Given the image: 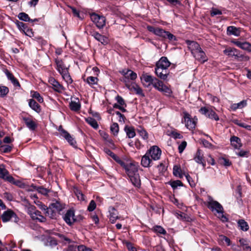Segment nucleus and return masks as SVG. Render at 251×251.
Instances as JSON below:
<instances>
[{"instance_id":"nucleus-31","label":"nucleus","mask_w":251,"mask_h":251,"mask_svg":"<svg viewBox=\"0 0 251 251\" xmlns=\"http://www.w3.org/2000/svg\"><path fill=\"white\" fill-rule=\"evenodd\" d=\"M237 225L240 229L244 231H247L249 229V226L248 223L246 222L244 219L239 220L237 221Z\"/></svg>"},{"instance_id":"nucleus-12","label":"nucleus","mask_w":251,"mask_h":251,"mask_svg":"<svg viewBox=\"0 0 251 251\" xmlns=\"http://www.w3.org/2000/svg\"><path fill=\"white\" fill-rule=\"evenodd\" d=\"M224 52L229 56H234L235 59L242 58L243 56V54L241 53L239 50L236 48H226Z\"/></svg>"},{"instance_id":"nucleus-29","label":"nucleus","mask_w":251,"mask_h":251,"mask_svg":"<svg viewBox=\"0 0 251 251\" xmlns=\"http://www.w3.org/2000/svg\"><path fill=\"white\" fill-rule=\"evenodd\" d=\"M75 100H77V101H71L69 103V107L71 110L76 112L80 110L81 104L79 102L78 98H75Z\"/></svg>"},{"instance_id":"nucleus-32","label":"nucleus","mask_w":251,"mask_h":251,"mask_svg":"<svg viewBox=\"0 0 251 251\" xmlns=\"http://www.w3.org/2000/svg\"><path fill=\"white\" fill-rule=\"evenodd\" d=\"M124 130L129 138H133L136 135L134 128L132 126H126L124 128Z\"/></svg>"},{"instance_id":"nucleus-40","label":"nucleus","mask_w":251,"mask_h":251,"mask_svg":"<svg viewBox=\"0 0 251 251\" xmlns=\"http://www.w3.org/2000/svg\"><path fill=\"white\" fill-rule=\"evenodd\" d=\"M55 235L58 236L62 242H63L64 244H66L67 243L70 244L73 242V241L71 239L68 238L64 234L59 233H55Z\"/></svg>"},{"instance_id":"nucleus-47","label":"nucleus","mask_w":251,"mask_h":251,"mask_svg":"<svg viewBox=\"0 0 251 251\" xmlns=\"http://www.w3.org/2000/svg\"><path fill=\"white\" fill-rule=\"evenodd\" d=\"M231 42L233 43L235 45L238 46V47H250V44L247 42H241L237 40H233L231 41Z\"/></svg>"},{"instance_id":"nucleus-6","label":"nucleus","mask_w":251,"mask_h":251,"mask_svg":"<svg viewBox=\"0 0 251 251\" xmlns=\"http://www.w3.org/2000/svg\"><path fill=\"white\" fill-rule=\"evenodd\" d=\"M146 152L153 160H158L160 158L162 151L158 146H152Z\"/></svg>"},{"instance_id":"nucleus-3","label":"nucleus","mask_w":251,"mask_h":251,"mask_svg":"<svg viewBox=\"0 0 251 251\" xmlns=\"http://www.w3.org/2000/svg\"><path fill=\"white\" fill-rule=\"evenodd\" d=\"M154 88L158 91L163 93L167 97H171L172 96L173 93L172 89L165 85L161 80H159L156 83L154 84Z\"/></svg>"},{"instance_id":"nucleus-10","label":"nucleus","mask_w":251,"mask_h":251,"mask_svg":"<svg viewBox=\"0 0 251 251\" xmlns=\"http://www.w3.org/2000/svg\"><path fill=\"white\" fill-rule=\"evenodd\" d=\"M63 219L69 226L72 225L77 221V219L75 218V211L73 209H69L63 216Z\"/></svg>"},{"instance_id":"nucleus-53","label":"nucleus","mask_w":251,"mask_h":251,"mask_svg":"<svg viewBox=\"0 0 251 251\" xmlns=\"http://www.w3.org/2000/svg\"><path fill=\"white\" fill-rule=\"evenodd\" d=\"M219 162L221 164L226 167H228L231 165V162L229 160L224 157L219 158Z\"/></svg>"},{"instance_id":"nucleus-7","label":"nucleus","mask_w":251,"mask_h":251,"mask_svg":"<svg viewBox=\"0 0 251 251\" xmlns=\"http://www.w3.org/2000/svg\"><path fill=\"white\" fill-rule=\"evenodd\" d=\"M8 171L3 165H0V178L12 184H16L15 178L11 176L8 175Z\"/></svg>"},{"instance_id":"nucleus-41","label":"nucleus","mask_w":251,"mask_h":251,"mask_svg":"<svg viewBox=\"0 0 251 251\" xmlns=\"http://www.w3.org/2000/svg\"><path fill=\"white\" fill-rule=\"evenodd\" d=\"M152 230L154 232L163 235H166L167 234L165 229L160 226H154L152 228Z\"/></svg>"},{"instance_id":"nucleus-27","label":"nucleus","mask_w":251,"mask_h":251,"mask_svg":"<svg viewBox=\"0 0 251 251\" xmlns=\"http://www.w3.org/2000/svg\"><path fill=\"white\" fill-rule=\"evenodd\" d=\"M193 159L196 162L202 163V160H204L203 153L201 150L198 149L194 155Z\"/></svg>"},{"instance_id":"nucleus-63","label":"nucleus","mask_w":251,"mask_h":251,"mask_svg":"<svg viewBox=\"0 0 251 251\" xmlns=\"http://www.w3.org/2000/svg\"><path fill=\"white\" fill-rule=\"evenodd\" d=\"M160 174H163L167 170L165 165L163 163H160L157 166Z\"/></svg>"},{"instance_id":"nucleus-19","label":"nucleus","mask_w":251,"mask_h":251,"mask_svg":"<svg viewBox=\"0 0 251 251\" xmlns=\"http://www.w3.org/2000/svg\"><path fill=\"white\" fill-rule=\"evenodd\" d=\"M16 24L19 29L23 31L26 35L30 36V33L33 34L32 32V29H29L27 25V24L24 23L22 22H20L17 21L16 22Z\"/></svg>"},{"instance_id":"nucleus-50","label":"nucleus","mask_w":251,"mask_h":251,"mask_svg":"<svg viewBox=\"0 0 251 251\" xmlns=\"http://www.w3.org/2000/svg\"><path fill=\"white\" fill-rule=\"evenodd\" d=\"M137 132L144 140L148 139V133L145 129L140 127V128L137 129Z\"/></svg>"},{"instance_id":"nucleus-39","label":"nucleus","mask_w":251,"mask_h":251,"mask_svg":"<svg viewBox=\"0 0 251 251\" xmlns=\"http://www.w3.org/2000/svg\"><path fill=\"white\" fill-rule=\"evenodd\" d=\"M50 205L57 213L60 212L64 208V206L57 201L51 203Z\"/></svg>"},{"instance_id":"nucleus-9","label":"nucleus","mask_w":251,"mask_h":251,"mask_svg":"<svg viewBox=\"0 0 251 251\" xmlns=\"http://www.w3.org/2000/svg\"><path fill=\"white\" fill-rule=\"evenodd\" d=\"M141 79L143 81V85L146 87H149L151 85L154 87V84L156 83L159 80L156 77L147 74L143 75L141 77Z\"/></svg>"},{"instance_id":"nucleus-18","label":"nucleus","mask_w":251,"mask_h":251,"mask_svg":"<svg viewBox=\"0 0 251 251\" xmlns=\"http://www.w3.org/2000/svg\"><path fill=\"white\" fill-rule=\"evenodd\" d=\"M49 82L52 86L53 89L57 92H62L64 89V87L53 77L50 78Z\"/></svg>"},{"instance_id":"nucleus-44","label":"nucleus","mask_w":251,"mask_h":251,"mask_svg":"<svg viewBox=\"0 0 251 251\" xmlns=\"http://www.w3.org/2000/svg\"><path fill=\"white\" fill-rule=\"evenodd\" d=\"M89 85L92 86L94 84H97L98 81V79L94 76H88L86 80H84Z\"/></svg>"},{"instance_id":"nucleus-1","label":"nucleus","mask_w":251,"mask_h":251,"mask_svg":"<svg viewBox=\"0 0 251 251\" xmlns=\"http://www.w3.org/2000/svg\"><path fill=\"white\" fill-rule=\"evenodd\" d=\"M206 206L212 212H216L218 213L219 218L222 221H227L228 219L223 214V207L219 202L214 201L211 196L208 197V201Z\"/></svg>"},{"instance_id":"nucleus-54","label":"nucleus","mask_w":251,"mask_h":251,"mask_svg":"<svg viewBox=\"0 0 251 251\" xmlns=\"http://www.w3.org/2000/svg\"><path fill=\"white\" fill-rule=\"evenodd\" d=\"M96 26L99 28H102L105 25V18L104 17L101 16L99 21L96 24Z\"/></svg>"},{"instance_id":"nucleus-49","label":"nucleus","mask_w":251,"mask_h":251,"mask_svg":"<svg viewBox=\"0 0 251 251\" xmlns=\"http://www.w3.org/2000/svg\"><path fill=\"white\" fill-rule=\"evenodd\" d=\"M9 89L5 86L0 85V97L3 98L5 97L9 93Z\"/></svg>"},{"instance_id":"nucleus-45","label":"nucleus","mask_w":251,"mask_h":251,"mask_svg":"<svg viewBox=\"0 0 251 251\" xmlns=\"http://www.w3.org/2000/svg\"><path fill=\"white\" fill-rule=\"evenodd\" d=\"M12 148V146L8 145H1L0 146V151L3 153H9L11 152Z\"/></svg>"},{"instance_id":"nucleus-48","label":"nucleus","mask_w":251,"mask_h":251,"mask_svg":"<svg viewBox=\"0 0 251 251\" xmlns=\"http://www.w3.org/2000/svg\"><path fill=\"white\" fill-rule=\"evenodd\" d=\"M18 17L20 20L25 22H30L31 20V19L29 18L28 15L24 12L20 13L18 16Z\"/></svg>"},{"instance_id":"nucleus-22","label":"nucleus","mask_w":251,"mask_h":251,"mask_svg":"<svg viewBox=\"0 0 251 251\" xmlns=\"http://www.w3.org/2000/svg\"><path fill=\"white\" fill-rule=\"evenodd\" d=\"M109 219L112 223H114L116 220L119 218L118 216V212L114 207H110L109 208Z\"/></svg>"},{"instance_id":"nucleus-25","label":"nucleus","mask_w":251,"mask_h":251,"mask_svg":"<svg viewBox=\"0 0 251 251\" xmlns=\"http://www.w3.org/2000/svg\"><path fill=\"white\" fill-rule=\"evenodd\" d=\"M55 62L56 65V69L60 74L62 73L64 70H68L67 68L65 66L61 59L56 58Z\"/></svg>"},{"instance_id":"nucleus-11","label":"nucleus","mask_w":251,"mask_h":251,"mask_svg":"<svg viewBox=\"0 0 251 251\" xmlns=\"http://www.w3.org/2000/svg\"><path fill=\"white\" fill-rule=\"evenodd\" d=\"M22 119L24 121L26 127L31 131H34L37 127V124L33 120L32 116L22 117Z\"/></svg>"},{"instance_id":"nucleus-5","label":"nucleus","mask_w":251,"mask_h":251,"mask_svg":"<svg viewBox=\"0 0 251 251\" xmlns=\"http://www.w3.org/2000/svg\"><path fill=\"white\" fill-rule=\"evenodd\" d=\"M1 218L2 222L4 223L7 222L12 219H13L14 222L17 223L19 220L16 214L11 209H8L4 211L1 215Z\"/></svg>"},{"instance_id":"nucleus-8","label":"nucleus","mask_w":251,"mask_h":251,"mask_svg":"<svg viewBox=\"0 0 251 251\" xmlns=\"http://www.w3.org/2000/svg\"><path fill=\"white\" fill-rule=\"evenodd\" d=\"M127 75H126L125 77H122L120 78V80L125 83L126 85L129 88L130 86L129 83L131 80H134L137 77V74L131 70L127 69Z\"/></svg>"},{"instance_id":"nucleus-51","label":"nucleus","mask_w":251,"mask_h":251,"mask_svg":"<svg viewBox=\"0 0 251 251\" xmlns=\"http://www.w3.org/2000/svg\"><path fill=\"white\" fill-rule=\"evenodd\" d=\"M181 169L179 167L175 166L173 168V174L176 176H178L179 178H182L183 175L181 173Z\"/></svg>"},{"instance_id":"nucleus-2","label":"nucleus","mask_w":251,"mask_h":251,"mask_svg":"<svg viewBox=\"0 0 251 251\" xmlns=\"http://www.w3.org/2000/svg\"><path fill=\"white\" fill-rule=\"evenodd\" d=\"M190 49L191 53L195 59L201 63H204L208 60L204 51L202 50L201 48H189Z\"/></svg>"},{"instance_id":"nucleus-15","label":"nucleus","mask_w":251,"mask_h":251,"mask_svg":"<svg viewBox=\"0 0 251 251\" xmlns=\"http://www.w3.org/2000/svg\"><path fill=\"white\" fill-rule=\"evenodd\" d=\"M147 29L150 32L154 33L156 35L159 36L163 38L165 37V34H166L167 31L162 28L156 27L151 25H148L147 26Z\"/></svg>"},{"instance_id":"nucleus-35","label":"nucleus","mask_w":251,"mask_h":251,"mask_svg":"<svg viewBox=\"0 0 251 251\" xmlns=\"http://www.w3.org/2000/svg\"><path fill=\"white\" fill-rule=\"evenodd\" d=\"M57 130L59 131L60 136L65 140H66L68 137L71 138V134L63 128L62 126H59Z\"/></svg>"},{"instance_id":"nucleus-33","label":"nucleus","mask_w":251,"mask_h":251,"mask_svg":"<svg viewBox=\"0 0 251 251\" xmlns=\"http://www.w3.org/2000/svg\"><path fill=\"white\" fill-rule=\"evenodd\" d=\"M247 105V101L243 100L239 103H233L230 106V108L233 111H236L237 109H241Z\"/></svg>"},{"instance_id":"nucleus-20","label":"nucleus","mask_w":251,"mask_h":251,"mask_svg":"<svg viewBox=\"0 0 251 251\" xmlns=\"http://www.w3.org/2000/svg\"><path fill=\"white\" fill-rule=\"evenodd\" d=\"M231 145L235 149L239 150L243 146L241 139L239 137L232 136L230 138Z\"/></svg>"},{"instance_id":"nucleus-21","label":"nucleus","mask_w":251,"mask_h":251,"mask_svg":"<svg viewBox=\"0 0 251 251\" xmlns=\"http://www.w3.org/2000/svg\"><path fill=\"white\" fill-rule=\"evenodd\" d=\"M152 159L150 157V156L146 152L144 155L141 161V165L145 168H149L152 165Z\"/></svg>"},{"instance_id":"nucleus-55","label":"nucleus","mask_w":251,"mask_h":251,"mask_svg":"<svg viewBox=\"0 0 251 251\" xmlns=\"http://www.w3.org/2000/svg\"><path fill=\"white\" fill-rule=\"evenodd\" d=\"M116 100L117 101L118 103L121 106H123L125 108L126 107V104L125 102L124 99L121 96L118 95L116 97Z\"/></svg>"},{"instance_id":"nucleus-4","label":"nucleus","mask_w":251,"mask_h":251,"mask_svg":"<svg viewBox=\"0 0 251 251\" xmlns=\"http://www.w3.org/2000/svg\"><path fill=\"white\" fill-rule=\"evenodd\" d=\"M199 112L202 115L205 116L207 118L214 120L216 121L219 120V117L216 112L211 108L206 107H202L199 110Z\"/></svg>"},{"instance_id":"nucleus-37","label":"nucleus","mask_w":251,"mask_h":251,"mask_svg":"<svg viewBox=\"0 0 251 251\" xmlns=\"http://www.w3.org/2000/svg\"><path fill=\"white\" fill-rule=\"evenodd\" d=\"M60 74L68 84H71L72 83L73 80L69 74L68 70H64Z\"/></svg>"},{"instance_id":"nucleus-14","label":"nucleus","mask_w":251,"mask_h":251,"mask_svg":"<svg viewBox=\"0 0 251 251\" xmlns=\"http://www.w3.org/2000/svg\"><path fill=\"white\" fill-rule=\"evenodd\" d=\"M156 75L160 79L163 80H167L169 75V71L168 69L155 68L154 71Z\"/></svg>"},{"instance_id":"nucleus-64","label":"nucleus","mask_w":251,"mask_h":251,"mask_svg":"<svg viewBox=\"0 0 251 251\" xmlns=\"http://www.w3.org/2000/svg\"><path fill=\"white\" fill-rule=\"evenodd\" d=\"M78 251H93L91 248H88L84 245H79L77 246Z\"/></svg>"},{"instance_id":"nucleus-61","label":"nucleus","mask_w":251,"mask_h":251,"mask_svg":"<svg viewBox=\"0 0 251 251\" xmlns=\"http://www.w3.org/2000/svg\"><path fill=\"white\" fill-rule=\"evenodd\" d=\"M222 11L217 8H212L210 11V15L211 17H214L217 15H222Z\"/></svg>"},{"instance_id":"nucleus-17","label":"nucleus","mask_w":251,"mask_h":251,"mask_svg":"<svg viewBox=\"0 0 251 251\" xmlns=\"http://www.w3.org/2000/svg\"><path fill=\"white\" fill-rule=\"evenodd\" d=\"M185 126L187 128L189 129H193L195 128L196 126V122L191 118L190 115L187 113H185L184 114V116Z\"/></svg>"},{"instance_id":"nucleus-42","label":"nucleus","mask_w":251,"mask_h":251,"mask_svg":"<svg viewBox=\"0 0 251 251\" xmlns=\"http://www.w3.org/2000/svg\"><path fill=\"white\" fill-rule=\"evenodd\" d=\"M73 191L79 200L84 201L85 200L84 195L77 187H74Z\"/></svg>"},{"instance_id":"nucleus-23","label":"nucleus","mask_w":251,"mask_h":251,"mask_svg":"<svg viewBox=\"0 0 251 251\" xmlns=\"http://www.w3.org/2000/svg\"><path fill=\"white\" fill-rule=\"evenodd\" d=\"M29 106L38 113L41 111L40 105L33 99H30L28 101Z\"/></svg>"},{"instance_id":"nucleus-62","label":"nucleus","mask_w":251,"mask_h":251,"mask_svg":"<svg viewBox=\"0 0 251 251\" xmlns=\"http://www.w3.org/2000/svg\"><path fill=\"white\" fill-rule=\"evenodd\" d=\"M36 208L34 205H30L27 208V213L30 216L31 218L35 213Z\"/></svg>"},{"instance_id":"nucleus-13","label":"nucleus","mask_w":251,"mask_h":251,"mask_svg":"<svg viewBox=\"0 0 251 251\" xmlns=\"http://www.w3.org/2000/svg\"><path fill=\"white\" fill-rule=\"evenodd\" d=\"M128 176L137 174L138 169L137 166L133 163H126L123 168Z\"/></svg>"},{"instance_id":"nucleus-52","label":"nucleus","mask_w":251,"mask_h":251,"mask_svg":"<svg viewBox=\"0 0 251 251\" xmlns=\"http://www.w3.org/2000/svg\"><path fill=\"white\" fill-rule=\"evenodd\" d=\"M119 130V125L116 123H114L110 126V130L114 135H117Z\"/></svg>"},{"instance_id":"nucleus-30","label":"nucleus","mask_w":251,"mask_h":251,"mask_svg":"<svg viewBox=\"0 0 251 251\" xmlns=\"http://www.w3.org/2000/svg\"><path fill=\"white\" fill-rule=\"evenodd\" d=\"M6 75L9 80L11 81L12 84L15 87H20V84L18 80L14 77L12 73L8 71L6 72Z\"/></svg>"},{"instance_id":"nucleus-56","label":"nucleus","mask_w":251,"mask_h":251,"mask_svg":"<svg viewBox=\"0 0 251 251\" xmlns=\"http://www.w3.org/2000/svg\"><path fill=\"white\" fill-rule=\"evenodd\" d=\"M249 151L240 150L238 152H236V154L241 157H248L249 155Z\"/></svg>"},{"instance_id":"nucleus-16","label":"nucleus","mask_w":251,"mask_h":251,"mask_svg":"<svg viewBox=\"0 0 251 251\" xmlns=\"http://www.w3.org/2000/svg\"><path fill=\"white\" fill-rule=\"evenodd\" d=\"M170 64L171 63L168 58L166 57L163 56L156 63L155 68L168 69V68L170 66Z\"/></svg>"},{"instance_id":"nucleus-60","label":"nucleus","mask_w":251,"mask_h":251,"mask_svg":"<svg viewBox=\"0 0 251 251\" xmlns=\"http://www.w3.org/2000/svg\"><path fill=\"white\" fill-rule=\"evenodd\" d=\"M115 113L119 116V119L118 121L120 123H122V124L125 123V120H126V118L124 115L122 114L121 112H120L118 111H115Z\"/></svg>"},{"instance_id":"nucleus-58","label":"nucleus","mask_w":251,"mask_h":251,"mask_svg":"<svg viewBox=\"0 0 251 251\" xmlns=\"http://www.w3.org/2000/svg\"><path fill=\"white\" fill-rule=\"evenodd\" d=\"M32 96L33 98L37 99L38 101L40 103H42L44 101L43 98L41 96L40 94L37 92L34 91Z\"/></svg>"},{"instance_id":"nucleus-46","label":"nucleus","mask_w":251,"mask_h":251,"mask_svg":"<svg viewBox=\"0 0 251 251\" xmlns=\"http://www.w3.org/2000/svg\"><path fill=\"white\" fill-rule=\"evenodd\" d=\"M165 39H168L169 42H171L173 45H175V41L176 40V37L173 34L171 33L169 31H166V34H165V37H164Z\"/></svg>"},{"instance_id":"nucleus-38","label":"nucleus","mask_w":251,"mask_h":251,"mask_svg":"<svg viewBox=\"0 0 251 251\" xmlns=\"http://www.w3.org/2000/svg\"><path fill=\"white\" fill-rule=\"evenodd\" d=\"M86 122L90 125L94 129H97L99 127L97 121L92 117H88L85 119Z\"/></svg>"},{"instance_id":"nucleus-57","label":"nucleus","mask_w":251,"mask_h":251,"mask_svg":"<svg viewBox=\"0 0 251 251\" xmlns=\"http://www.w3.org/2000/svg\"><path fill=\"white\" fill-rule=\"evenodd\" d=\"M66 140L68 142L70 145L72 146L74 148L77 147L76 142L75 138H73V136H72L71 135V138L68 137Z\"/></svg>"},{"instance_id":"nucleus-43","label":"nucleus","mask_w":251,"mask_h":251,"mask_svg":"<svg viewBox=\"0 0 251 251\" xmlns=\"http://www.w3.org/2000/svg\"><path fill=\"white\" fill-rule=\"evenodd\" d=\"M168 184L171 185L172 188L175 190L177 188L178 186H183V183L179 180L170 181Z\"/></svg>"},{"instance_id":"nucleus-24","label":"nucleus","mask_w":251,"mask_h":251,"mask_svg":"<svg viewBox=\"0 0 251 251\" xmlns=\"http://www.w3.org/2000/svg\"><path fill=\"white\" fill-rule=\"evenodd\" d=\"M227 34L228 35H234L239 36L240 34V30L239 28H237L234 26H229L227 28Z\"/></svg>"},{"instance_id":"nucleus-36","label":"nucleus","mask_w":251,"mask_h":251,"mask_svg":"<svg viewBox=\"0 0 251 251\" xmlns=\"http://www.w3.org/2000/svg\"><path fill=\"white\" fill-rule=\"evenodd\" d=\"M239 241L244 250L246 251H251V247L250 246L248 241L246 239L242 238L240 239Z\"/></svg>"},{"instance_id":"nucleus-26","label":"nucleus","mask_w":251,"mask_h":251,"mask_svg":"<svg viewBox=\"0 0 251 251\" xmlns=\"http://www.w3.org/2000/svg\"><path fill=\"white\" fill-rule=\"evenodd\" d=\"M130 180L132 184L135 187L139 188L141 185V182L139 176L138 174L129 176Z\"/></svg>"},{"instance_id":"nucleus-34","label":"nucleus","mask_w":251,"mask_h":251,"mask_svg":"<svg viewBox=\"0 0 251 251\" xmlns=\"http://www.w3.org/2000/svg\"><path fill=\"white\" fill-rule=\"evenodd\" d=\"M129 88L131 90H133L136 94L142 97L145 96L144 94L143 93L142 88L137 84L134 83L131 86V87H129Z\"/></svg>"},{"instance_id":"nucleus-28","label":"nucleus","mask_w":251,"mask_h":251,"mask_svg":"<svg viewBox=\"0 0 251 251\" xmlns=\"http://www.w3.org/2000/svg\"><path fill=\"white\" fill-rule=\"evenodd\" d=\"M46 216H48L51 219H56L57 213L55 210L50 205L48 208H46V211L45 212Z\"/></svg>"},{"instance_id":"nucleus-59","label":"nucleus","mask_w":251,"mask_h":251,"mask_svg":"<svg viewBox=\"0 0 251 251\" xmlns=\"http://www.w3.org/2000/svg\"><path fill=\"white\" fill-rule=\"evenodd\" d=\"M185 177L190 186L192 188L195 187L196 183L191 176L187 174L185 175Z\"/></svg>"}]
</instances>
